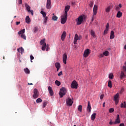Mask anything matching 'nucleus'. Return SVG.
I'll return each mask as SVG.
<instances>
[{
	"mask_svg": "<svg viewBox=\"0 0 126 126\" xmlns=\"http://www.w3.org/2000/svg\"><path fill=\"white\" fill-rule=\"evenodd\" d=\"M40 13H41V14H42V15H43L44 18L46 17V12H44L43 11H41L40 12Z\"/></svg>",
	"mask_w": 126,
	"mask_h": 126,
	"instance_id": "nucleus-39",
	"label": "nucleus"
},
{
	"mask_svg": "<svg viewBox=\"0 0 126 126\" xmlns=\"http://www.w3.org/2000/svg\"><path fill=\"white\" fill-rule=\"evenodd\" d=\"M61 75H63V72L61 71L58 74V76H61Z\"/></svg>",
	"mask_w": 126,
	"mask_h": 126,
	"instance_id": "nucleus-52",
	"label": "nucleus"
},
{
	"mask_svg": "<svg viewBox=\"0 0 126 126\" xmlns=\"http://www.w3.org/2000/svg\"><path fill=\"white\" fill-rule=\"evenodd\" d=\"M25 33V29H23L22 31L18 32L19 35H23Z\"/></svg>",
	"mask_w": 126,
	"mask_h": 126,
	"instance_id": "nucleus-24",
	"label": "nucleus"
},
{
	"mask_svg": "<svg viewBox=\"0 0 126 126\" xmlns=\"http://www.w3.org/2000/svg\"><path fill=\"white\" fill-rule=\"evenodd\" d=\"M30 58L31 63H33V61H32V60H34V56H33V55H31Z\"/></svg>",
	"mask_w": 126,
	"mask_h": 126,
	"instance_id": "nucleus-48",
	"label": "nucleus"
},
{
	"mask_svg": "<svg viewBox=\"0 0 126 126\" xmlns=\"http://www.w3.org/2000/svg\"><path fill=\"white\" fill-rule=\"evenodd\" d=\"M121 123V120H120V115H117V117L115 120V121L113 123V125H117Z\"/></svg>",
	"mask_w": 126,
	"mask_h": 126,
	"instance_id": "nucleus-9",
	"label": "nucleus"
},
{
	"mask_svg": "<svg viewBox=\"0 0 126 126\" xmlns=\"http://www.w3.org/2000/svg\"><path fill=\"white\" fill-rule=\"evenodd\" d=\"M96 113H94L93 115L91 116V119L92 121H94L95 120V118H96Z\"/></svg>",
	"mask_w": 126,
	"mask_h": 126,
	"instance_id": "nucleus-26",
	"label": "nucleus"
},
{
	"mask_svg": "<svg viewBox=\"0 0 126 126\" xmlns=\"http://www.w3.org/2000/svg\"><path fill=\"white\" fill-rule=\"evenodd\" d=\"M126 76V75H125V73H124V71H121V74H120V78L121 79H123L124 77Z\"/></svg>",
	"mask_w": 126,
	"mask_h": 126,
	"instance_id": "nucleus-28",
	"label": "nucleus"
},
{
	"mask_svg": "<svg viewBox=\"0 0 126 126\" xmlns=\"http://www.w3.org/2000/svg\"><path fill=\"white\" fill-rule=\"evenodd\" d=\"M16 25H19V24H20V22H16Z\"/></svg>",
	"mask_w": 126,
	"mask_h": 126,
	"instance_id": "nucleus-57",
	"label": "nucleus"
},
{
	"mask_svg": "<svg viewBox=\"0 0 126 126\" xmlns=\"http://www.w3.org/2000/svg\"><path fill=\"white\" fill-rule=\"evenodd\" d=\"M55 67H61V64L60 63H55Z\"/></svg>",
	"mask_w": 126,
	"mask_h": 126,
	"instance_id": "nucleus-38",
	"label": "nucleus"
},
{
	"mask_svg": "<svg viewBox=\"0 0 126 126\" xmlns=\"http://www.w3.org/2000/svg\"><path fill=\"white\" fill-rule=\"evenodd\" d=\"M105 105H106V103L105 102H104L103 103V107H105Z\"/></svg>",
	"mask_w": 126,
	"mask_h": 126,
	"instance_id": "nucleus-61",
	"label": "nucleus"
},
{
	"mask_svg": "<svg viewBox=\"0 0 126 126\" xmlns=\"http://www.w3.org/2000/svg\"><path fill=\"white\" fill-rule=\"evenodd\" d=\"M110 10H111V6H109L106 9V12L109 13L110 12Z\"/></svg>",
	"mask_w": 126,
	"mask_h": 126,
	"instance_id": "nucleus-31",
	"label": "nucleus"
},
{
	"mask_svg": "<svg viewBox=\"0 0 126 126\" xmlns=\"http://www.w3.org/2000/svg\"><path fill=\"white\" fill-rule=\"evenodd\" d=\"M25 7H26V8L27 11H28L29 13L31 12L32 15H33L34 11L32 10H31V7H30V6H29V5L27 4V3H25Z\"/></svg>",
	"mask_w": 126,
	"mask_h": 126,
	"instance_id": "nucleus-5",
	"label": "nucleus"
},
{
	"mask_svg": "<svg viewBox=\"0 0 126 126\" xmlns=\"http://www.w3.org/2000/svg\"><path fill=\"white\" fill-rule=\"evenodd\" d=\"M113 124H114V122H113L112 120H111L110 122H109V125H112Z\"/></svg>",
	"mask_w": 126,
	"mask_h": 126,
	"instance_id": "nucleus-54",
	"label": "nucleus"
},
{
	"mask_svg": "<svg viewBox=\"0 0 126 126\" xmlns=\"http://www.w3.org/2000/svg\"><path fill=\"white\" fill-rule=\"evenodd\" d=\"M122 15H123V13H122V12L121 11H118L117 14V17H118V18H121Z\"/></svg>",
	"mask_w": 126,
	"mask_h": 126,
	"instance_id": "nucleus-21",
	"label": "nucleus"
},
{
	"mask_svg": "<svg viewBox=\"0 0 126 126\" xmlns=\"http://www.w3.org/2000/svg\"><path fill=\"white\" fill-rule=\"evenodd\" d=\"M48 103L47 102V101H44L43 103V106L42 108H45L46 107V106H47Z\"/></svg>",
	"mask_w": 126,
	"mask_h": 126,
	"instance_id": "nucleus-42",
	"label": "nucleus"
},
{
	"mask_svg": "<svg viewBox=\"0 0 126 126\" xmlns=\"http://www.w3.org/2000/svg\"><path fill=\"white\" fill-rule=\"evenodd\" d=\"M65 37H66V32L65 31H64V32H63L61 35L62 41H64V39H65Z\"/></svg>",
	"mask_w": 126,
	"mask_h": 126,
	"instance_id": "nucleus-13",
	"label": "nucleus"
},
{
	"mask_svg": "<svg viewBox=\"0 0 126 126\" xmlns=\"http://www.w3.org/2000/svg\"><path fill=\"white\" fill-rule=\"evenodd\" d=\"M46 43H44V44L42 45V51H45V50H46Z\"/></svg>",
	"mask_w": 126,
	"mask_h": 126,
	"instance_id": "nucleus-37",
	"label": "nucleus"
},
{
	"mask_svg": "<svg viewBox=\"0 0 126 126\" xmlns=\"http://www.w3.org/2000/svg\"><path fill=\"white\" fill-rule=\"evenodd\" d=\"M91 35H92V36L93 37H95V32H94L93 30H91Z\"/></svg>",
	"mask_w": 126,
	"mask_h": 126,
	"instance_id": "nucleus-32",
	"label": "nucleus"
},
{
	"mask_svg": "<svg viewBox=\"0 0 126 126\" xmlns=\"http://www.w3.org/2000/svg\"><path fill=\"white\" fill-rule=\"evenodd\" d=\"M76 21L77 25H80V24H81L83 21V16H79L78 18L76 20Z\"/></svg>",
	"mask_w": 126,
	"mask_h": 126,
	"instance_id": "nucleus-6",
	"label": "nucleus"
},
{
	"mask_svg": "<svg viewBox=\"0 0 126 126\" xmlns=\"http://www.w3.org/2000/svg\"><path fill=\"white\" fill-rule=\"evenodd\" d=\"M63 63L64 64H66V60H67V55L64 53L63 56Z\"/></svg>",
	"mask_w": 126,
	"mask_h": 126,
	"instance_id": "nucleus-8",
	"label": "nucleus"
},
{
	"mask_svg": "<svg viewBox=\"0 0 126 126\" xmlns=\"http://www.w3.org/2000/svg\"><path fill=\"white\" fill-rule=\"evenodd\" d=\"M78 110L79 112H82V106L80 105L78 106Z\"/></svg>",
	"mask_w": 126,
	"mask_h": 126,
	"instance_id": "nucleus-34",
	"label": "nucleus"
},
{
	"mask_svg": "<svg viewBox=\"0 0 126 126\" xmlns=\"http://www.w3.org/2000/svg\"><path fill=\"white\" fill-rule=\"evenodd\" d=\"M53 15L54 16L52 17V20L54 21H57V20H58V17L55 16V13H53Z\"/></svg>",
	"mask_w": 126,
	"mask_h": 126,
	"instance_id": "nucleus-25",
	"label": "nucleus"
},
{
	"mask_svg": "<svg viewBox=\"0 0 126 126\" xmlns=\"http://www.w3.org/2000/svg\"><path fill=\"white\" fill-rule=\"evenodd\" d=\"M115 109L113 108H111L109 109V113H113L114 112Z\"/></svg>",
	"mask_w": 126,
	"mask_h": 126,
	"instance_id": "nucleus-41",
	"label": "nucleus"
},
{
	"mask_svg": "<svg viewBox=\"0 0 126 126\" xmlns=\"http://www.w3.org/2000/svg\"><path fill=\"white\" fill-rule=\"evenodd\" d=\"M67 20V15L64 14L61 16V23L62 24H64L66 21Z\"/></svg>",
	"mask_w": 126,
	"mask_h": 126,
	"instance_id": "nucleus-2",
	"label": "nucleus"
},
{
	"mask_svg": "<svg viewBox=\"0 0 126 126\" xmlns=\"http://www.w3.org/2000/svg\"><path fill=\"white\" fill-rule=\"evenodd\" d=\"M119 126H125V124L124 123L120 124Z\"/></svg>",
	"mask_w": 126,
	"mask_h": 126,
	"instance_id": "nucleus-59",
	"label": "nucleus"
},
{
	"mask_svg": "<svg viewBox=\"0 0 126 126\" xmlns=\"http://www.w3.org/2000/svg\"><path fill=\"white\" fill-rule=\"evenodd\" d=\"M109 78L110 79H113V78H114V75H113V74H109Z\"/></svg>",
	"mask_w": 126,
	"mask_h": 126,
	"instance_id": "nucleus-43",
	"label": "nucleus"
},
{
	"mask_svg": "<svg viewBox=\"0 0 126 126\" xmlns=\"http://www.w3.org/2000/svg\"><path fill=\"white\" fill-rule=\"evenodd\" d=\"M114 34L115 32L112 31L110 33V39H113L114 38H115V35H114Z\"/></svg>",
	"mask_w": 126,
	"mask_h": 126,
	"instance_id": "nucleus-19",
	"label": "nucleus"
},
{
	"mask_svg": "<svg viewBox=\"0 0 126 126\" xmlns=\"http://www.w3.org/2000/svg\"><path fill=\"white\" fill-rule=\"evenodd\" d=\"M33 31L34 33H36V32H38V27H34L33 29Z\"/></svg>",
	"mask_w": 126,
	"mask_h": 126,
	"instance_id": "nucleus-44",
	"label": "nucleus"
},
{
	"mask_svg": "<svg viewBox=\"0 0 126 126\" xmlns=\"http://www.w3.org/2000/svg\"><path fill=\"white\" fill-rule=\"evenodd\" d=\"M100 100H102V99H103V98H104V94H101V95H100Z\"/></svg>",
	"mask_w": 126,
	"mask_h": 126,
	"instance_id": "nucleus-53",
	"label": "nucleus"
},
{
	"mask_svg": "<svg viewBox=\"0 0 126 126\" xmlns=\"http://www.w3.org/2000/svg\"><path fill=\"white\" fill-rule=\"evenodd\" d=\"M94 4V2L93 1H91L90 3V7H92Z\"/></svg>",
	"mask_w": 126,
	"mask_h": 126,
	"instance_id": "nucleus-47",
	"label": "nucleus"
},
{
	"mask_svg": "<svg viewBox=\"0 0 126 126\" xmlns=\"http://www.w3.org/2000/svg\"><path fill=\"white\" fill-rule=\"evenodd\" d=\"M94 21V17L93 16L92 19V22H93Z\"/></svg>",
	"mask_w": 126,
	"mask_h": 126,
	"instance_id": "nucleus-60",
	"label": "nucleus"
},
{
	"mask_svg": "<svg viewBox=\"0 0 126 126\" xmlns=\"http://www.w3.org/2000/svg\"><path fill=\"white\" fill-rule=\"evenodd\" d=\"M71 87L72 89H77L78 87V84L77 83V82L74 80L71 84Z\"/></svg>",
	"mask_w": 126,
	"mask_h": 126,
	"instance_id": "nucleus-3",
	"label": "nucleus"
},
{
	"mask_svg": "<svg viewBox=\"0 0 126 126\" xmlns=\"http://www.w3.org/2000/svg\"><path fill=\"white\" fill-rule=\"evenodd\" d=\"M120 107L121 108H126V102L124 101L123 103H122Z\"/></svg>",
	"mask_w": 126,
	"mask_h": 126,
	"instance_id": "nucleus-22",
	"label": "nucleus"
},
{
	"mask_svg": "<svg viewBox=\"0 0 126 126\" xmlns=\"http://www.w3.org/2000/svg\"><path fill=\"white\" fill-rule=\"evenodd\" d=\"M46 51H48L49 50V45H46Z\"/></svg>",
	"mask_w": 126,
	"mask_h": 126,
	"instance_id": "nucleus-58",
	"label": "nucleus"
},
{
	"mask_svg": "<svg viewBox=\"0 0 126 126\" xmlns=\"http://www.w3.org/2000/svg\"><path fill=\"white\" fill-rule=\"evenodd\" d=\"M98 57L100 59H101V58H103V57H104V53L100 54Z\"/></svg>",
	"mask_w": 126,
	"mask_h": 126,
	"instance_id": "nucleus-51",
	"label": "nucleus"
},
{
	"mask_svg": "<svg viewBox=\"0 0 126 126\" xmlns=\"http://www.w3.org/2000/svg\"><path fill=\"white\" fill-rule=\"evenodd\" d=\"M33 93L34 94H38V90L36 89H34L33 90Z\"/></svg>",
	"mask_w": 126,
	"mask_h": 126,
	"instance_id": "nucleus-49",
	"label": "nucleus"
},
{
	"mask_svg": "<svg viewBox=\"0 0 126 126\" xmlns=\"http://www.w3.org/2000/svg\"><path fill=\"white\" fill-rule=\"evenodd\" d=\"M48 91L49 92L50 95H51V96H53L54 92H53V89L51 88V87H50V86L48 87Z\"/></svg>",
	"mask_w": 126,
	"mask_h": 126,
	"instance_id": "nucleus-15",
	"label": "nucleus"
},
{
	"mask_svg": "<svg viewBox=\"0 0 126 126\" xmlns=\"http://www.w3.org/2000/svg\"><path fill=\"white\" fill-rule=\"evenodd\" d=\"M72 4L73 5H74V4H75V2H72Z\"/></svg>",
	"mask_w": 126,
	"mask_h": 126,
	"instance_id": "nucleus-63",
	"label": "nucleus"
},
{
	"mask_svg": "<svg viewBox=\"0 0 126 126\" xmlns=\"http://www.w3.org/2000/svg\"><path fill=\"white\" fill-rule=\"evenodd\" d=\"M103 53L104 56H105V57H108V56L110 55V52H109L108 51H105Z\"/></svg>",
	"mask_w": 126,
	"mask_h": 126,
	"instance_id": "nucleus-27",
	"label": "nucleus"
},
{
	"mask_svg": "<svg viewBox=\"0 0 126 126\" xmlns=\"http://www.w3.org/2000/svg\"><path fill=\"white\" fill-rule=\"evenodd\" d=\"M65 94H66V89L64 87L60 89L59 93L60 98H63V97Z\"/></svg>",
	"mask_w": 126,
	"mask_h": 126,
	"instance_id": "nucleus-1",
	"label": "nucleus"
},
{
	"mask_svg": "<svg viewBox=\"0 0 126 126\" xmlns=\"http://www.w3.org/2000/svg\"><path fill=\"white\" fill-rule=\"evenodd\" d=\"M97 10H98V6H97L96 5H94V9H93V12H94L93 16H94V15H96V14H97Z\"/></svg>",
	"mask_w": 126,
	"mask_h": 126,
	"instance_id": "nucleus-11",
	"label": "nucleus"
},
{
	"mask_svg": "<svg viewBox=\"0 0 126 126\" xmlns=\"http://www.w3.org/2000/svg\"><path fill=\"white\" fill-rule=\"evenodd\" d=\"M19 4H21L22 3V0H19Z\"/></svg>",
	"mask_w": 126,
	"mask_h": 126,
	"instance_id": "nucleus-55",
	"label": "nucleus"
},
{
	"mask_svg": "<svg viewBox=\"0 0 126 126\" xmlns=\"http://www.w3.org/2000/svg\"><path fill=\"white\" fill-rule=\"evenodd\" d=\"M55 83L57 86H60V85H61V82L58 81V80L55 81Z\"/></svg>",
	"mask_w": 126,
	"mask_h": 126,
	"instance_id": "nucleus-29",
	"label": "nucleus"
},
{
	"mask_svg": "<svg viewBox=\"0 0 126 126\" xmlns=\"http://www.w3.org/2000/svg\"><path fill=\"white\" fill-rule=\"evenodd\" d=\"M66 104L68 106H72V104H73V101H72L71 99L68 98L66 99Z\"/></svg>",
	"mask_w": 126,
	"mask_h": 126,
	"instance_id": "nucleus-10",
	"label": "nucleus"
},
{
	"mask_svg": "<svg viewBox=\"0 0 126 126\" xmlns=\"http://www.w3.org/2000/svg\"><path fill=\"white\" fill-rule=\"evenodd\" d=\"M21 37L24 39V40H26V35H25V34H21Z\"/></svg>",
	"mask_w": 126,
	"mask_h": 126,
	"instance_id": "nucleus-45",
	"label": "nucleus"
},
{
	"mask_svg": "<svg viewBox=\"0 0 126 126\" xmlns=\"http://www.w3.org/2000/svg\"><path fill=\"white\" fill-rule=\"evenodd\" d=\"M47 22H48V17H44V24L46 25L47 24Z\"/></svg>",
	"mask_w": 126,
	"mask_h": 126,
	"instance_id": "nucleus-40",
	"label": "nucleus"
},
{
	"mask_svg": "<svg viewBox=\"0 0 126 126\" xmlns=\"http://www.w3.org/2000/svg\"><path fill=\"white\" fill-rule=\"evenodd\" d=\"M32 97L34 99H36V98H38V97H39V94H34Z\"/></svg>",
	"mask_w": 126,
	"mask_h": 126,
	"instance_id": "nucleus-35",
	"label": "nucleus"
},
{
	"mask_svg": "<svg viewBox=\"0 0 126 126\" xmlns=\"http://www.w3.org/2000/svg\"><path fill=\"white\" fill-rule=\"evenodd\" d=\"M119 7H122V4H119Z\"/></svg>",
	"mask_w": 126,
	"mask_h": 126,
	"instance_id": "nucleus-64",
	"label": "nucleus"
},
{
	"mask_svg": "<svg viewBox=\"0 0 126 126\" xmlns=\"http://www.w3.org/2000/svg\"><path fill=\"white\" fill-rule=\"evenodd\" d=\"M79 40L78 34L77 33L75 34V37L74 38V44L75 45L77 43V40Z\"/></svg>",
	"mask_w": 126,
	"mask_h": 126,
	"instance_id": "nucleus-14",
	"label": "nucleus"
},
{
	"mask_svg": "<svg viewBox=\"0 0 126 126\" xmlns=\"http://www.w3.org/2000/svg\"><path fill=\"white\" fill-rule=\"evenodd\" d=\"M119 93H117L114 96V101H115L116 104H118V103H119Z\"/></svg>",
	"mask_w": 126,
	"mask_h": 126,
	"instance_id": "nucleus-12",
	"label": "nucleus"
},
{
	"mask_svg": "<svg viewBox=\"0 0 126 126\" xmlns=\"http://www.w3.org/2000/svg\"><path fill=\"white\" fill-rule=\"evenodd\" d=\"M45 41H46V39L44 38L43 39L41 40L40 42V45H44L45 44H46L45 43Z\"/></svg>",
	"mask_w": 126,
	"mask_h": 126,
	"instance_id": "nucleus-30",
	"label": "nucleus"
},
{
	"mask_svg": "<svg viewBox=\"0 0 126 126\" xmlns=\"http://www.w3.org/2000/svg\"><path fill=\"white\" fill-rule=\"evenodd\" d=\"M81 39H82V36L79 35V40H81Z\"/></svg>",
	"mask_w": 126,
	"mask_h": 126,
	"instance_id": "nucleus-56",
	"label": "nucleus"
},
{
	"mask_svg": "<svg viewBox=\"0 0 126 126\" xmlns=\"http://www.w3.org/2000/svg\"><path fill=\"white\" fill-rule=\"evenodd\" d=\"M108 31H109V30L105 29V30L104 31V35H106V34H108Z\"/></svg>",
	"mask_w": 126,
	"mask_h": 126,
	"instance_id": "nucleus-46",
	"label": "nucleus"
},
{
	"mask_svg": "<svg viewBox=\"0 0 126 126\" xmlns=\"http://www.w3.org/2000/svg\"><path fill=\"white\" fill-rule=\"evenodd\" d=\"M17 51L19 53H21L22 55V54H23V53H24V49H23V48L22 47L18 48L17 49Z\"/></svg>",
	"mask_w": 126,
	"mask_h": 126,
	"instance_id": "nucleus-20",
	"label": "nucleus"
},
{
	"mask_svg": "<svg viewBox=\"0 0 126 126\" xmlns=\"http://www.w3.org/2000/svg\"><path fill=\"white\" fill-rule=\"evenodd\" d=\"M108 87H110V88H112V87H113V86L112 85V81L111 80H109L108 81Z\"/></svg>",
	"mask_w": 126,
	"mask_h": 126,
	"instance_id": "nucleus-33",
	"label": "nucleus"
},
{
	"mask_svg": "<svg viewBox=\"0 0 126 126\" xmlns=\"http://www.w3.org/2000/svg\"><path fill=\"white\" fill-rule=\"evenodd\" d=\"M26 23L28 24H30V22H31V19L29 16H27L25 19Z\"/></svg>",
	"mask_w": 126,
	"mask_h": 126,
	"instance_id": "nucleus-18",
	"label": "nucleus"
},
{
	"mask_svg": "<svg viewBox=\"0 0 126 126\" xmlns=\"http://www.w3.org/2000/svg\"><path fill=\"white\" fill-rule=\"evenodd\" d=\"M69 8H70V6H69V5H67L65 7L64 14L67 15V12L69 10Z\"/></svg>",
	"mask_w": 126,
	"mask_h": 126,
	"instance_id": "nucleus-17",
	"label": "nucleus"
},
{
	"mask_svg": "<svg viewBox=\"0 0 126 126\" xmlns=\"http://www.w3.org/2000/svg\"><path fill=\"white\" fill-rule=\"evenodd\" d=\"M87 111L90 113L91 112V105L90 104V101H88V106L87 107Z\"/></svg>",
	"mask_w": 126,
	"mask_h": 126,
	"instance_id": "nucleus-16",
	"label": "nucleus"
},
{
	"mask_svg": "<svg viewBox=\"0 0 126 126\" xmlns=\"http://www.w3.org/2000/svg\"><path fill=\"white\" fill-rule=\"evenodd\" d=\"M91 53V50L89 49H87L84 51L83 56L84 58H87L90 53Z\"/></svg>",
	"mask_w": 126,
	"mask_h": 126,
	"instance_id": "nucleus-4",
	"label": "nucleus"
},
{
	"mask_svg": "<svg viewBox=\"0 0 126 126\" xmlns=\"http://www.w3.org/2000/svg\"><path fill=\"white\" fill-rule=\"evenodd\" d=\"M121 92H124V88L121 89Z\"/></svg>",
	"mask_w": 126,
	"mask_h": 126,
	"instance_id": "nucleus-62",
	"label": "nucleus"
},
{
	"mask_svg": "<svg viewBox=\"0 0 126 126\" xmlns=\"http://www.w3.org/2000/svg\"><path fill=\"white\" fill-rule=\"evenodd\" d=\"M24 71L27 74H29V73H30V70L29 69H28V68L24 69Z\"/></svg>",
	"mask_w": 126,
	"mask_h": 126,
	"instance_id": "nucleus-23",
	"label": "nucleus"
},
{
	"mask_svg": "<svg viewBox=\"0 0 126 126\" xmlns=\"http://www.w3.org/2000/svg\"><path fill=\"white\" fill-rule=\"evenodd\" d=\"M43 100L41 98H38L36 99V103H42Z\"/></svg>",
	"mask_w": 126,
	"mask_h": 126,
	"instance_id": "nucleus-36",
	"label": "nucleus"
},
{
	"mask_svg": "<svg viewBox=\"0 0 126 126\" xmlns=\"http://www.w3.org/2000/svg\"><path fill=\"white\" fill-rule=\"evenodd\" d=\"M52 8V2L51 0H47L46 8L47 9H51Z\"/></svg>",
	"mask_w": 126,
	"mask_h": 126,
	"instance_id": "nucleus-7",
	"label": "nucleus"
},
{
	"mask_svg": "<svg viewBox=\"0 0 126 126\" xmlns=\"http://www.w3.org/2000/svg\"><path fill=\"white\" fill-rule=\"evenodd\" d=\"M109 26H110V25L109 24V23H108L106 24V29H105L109 30Z\"/></svg>",
	"mask_w": 126,
	"mask_h": 126,
	"instance_id": "nucleus-50",
	"label": "nucleus"
}]
</instances>
